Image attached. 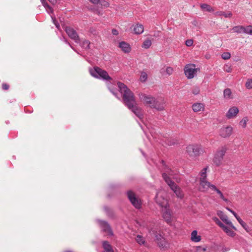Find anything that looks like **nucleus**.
Masks as SVG:
<instances>
[{
  "label": "nucleus",
  "instance_id": "1",
  "mask_svg": "<svg viewBox=\"0 0 252 252\" xmlns=\"http://www.w3.org/2000/svg\"><path fill=\"white\" fill-rule=\"evenodd\" d=\"M118 86L123 97L125 105L140 120L144 119V112L143 109L138 106L132 92L123 83H118Z\"/></svg>",
  "mask_w": 252,
  "mask_h": 252
},
{
  "label": "nucleus",
  "instance_id": "2",
  "mask_svg": "<svg viewBox=\"0 0 252 252\" xmlns=\"http://www.w3.org/2000/svg\"><path fill=\"white\" fill-rule=\"evenodd\" d=\"M162 177L171 189L176 194V196L179 198H182L184 195L182 190L180 188L171 180V178H173L178 182L180 181V179L178 178V175L175 174V172L168 167H165L162 174Z\"/></svg>",
  "mask_w": 252,
  "mask_h": 252
},
{
  "label": "nucleus",
  "instance_id": "3",
  "mask_svg": "<svg viewBox=\"0 0 252 252\" xmlns=\"http://www.w3.org/2000/svg\"><path fill=\"white\" fill-rule=\"evenodd\" d=\"M138 223L140 226L147 229L151 235H153L155 236V240L157 241L159 247L164 248L167 247L168 243L165 239L161 235L157 234V232L154 228V225L151 221L148 220H141Z\"/></svg>",
  "mask_w": 252,
  "mask_h": 252
},
{
  "label": "nucleus",
  "instance_id": "4",
  "mask_svg": "<svg viewBox=\"0 0 252 252\" xmlns=\"http://www.w3.org/2000/svg\"><path fill=\"white\" fill-rule=\"evenodd\" d=\"M163 193H159L158 196V204L161 207L162 217L164 220L168 223H171L173 220V216L171 210L169 208L168 202L166 199H163L161 201L159 197L162 196Z\"/></svg>",
  "mask_w": 252,
  "mask_h": 252
},
{
  "label": "nucleus",
  "instance_id": "5",
  "mask_svg": "<svg viewBox=\"0 0 252 252\" xmlns=\"http://www.w3.org/2000/svg\"><path fill=\"white\" fill-rule=\"evenodd\" d=\"M89 71L92 76L96 78L105 80H110L112 79L106 71L98 67L90 68Z\"/></svg>",
  "mask_w": 252,
  "mask_h": 252
},
{
  "label": "nucleus",
  "instance_id": "6",
  "mask_svg": "<svg viewBox=\"0 0 252 252\" xmlns=\"http://www.w3.org/2000/svg\"><path fill=\"white\" fill-rule=\"evenodd\" d=\"M227 150L225 146L219 147L215 152L213 159V163L217 166H220L222 163L223 157Z\"/></svg>",
  "mask_w": 252,
  "mask_h": 252
},
{
  "label": "nucleus",
  "instance_id": "7",
  "mask_svg": "<svg viewBox=\"0 0 252 252\" xmlns=\"http://www.w3.org/2000/svg\"><path fill=\"white\" fill-rule=\"evenodd\" d=\"M186 152L191 157L198 156L202 152L201 147L198 145H189L186 148Z\"/></svg>",
  "mask_w": 252,
  "mask_h": 252
},
{
  "label": "nucleus",
  "instance_id": "8",
  "mask_svg": "<svg viewBox=\"0 0 252 252\" xmlns=\"http://www.w3.org/2000/svg\"><path fill=\"white\" fill-rule=\"evenodd\" d=\"M199 69L195 67L194 64H189L185 66L184 72L188 79H192L196 75Z\"/></svg>",
  "mask_w": 252,
  "mask_h": 252
},
{
  "label": "nucleus",
  "instance_id": "9",
  "mask_svg": "<svg viewBox=\"0 0 252 252\" xmlns=\"http://www.w3.org/2000/svg\"><path fill=\"white\" fill-rule=\"evenodd\" d=\"M139 98L140 101L145 106H148L151 108L156 101V98L153 96L142 93L139 94Z\"/></svg>",
  "mask_w": 252,
  "mask_h": 252
},
{
  "label": "nucleus",
  "instance_id": "10",
  "mask_svg": "<svg viewBox=\"0 0 252 252\" xmlns=\"http://www.w3.org/2000/svg\"><path fill=\"white\" fill-rule=\"evenodd\" d=\"M233 128L230 126H223L219 130V135L222 138L229 137L232 134Z\"/></svg>",
  "mask_w": 252,
  "mask_h": 252
},
{
  "label": "nucleus",
  "instance_id": "11",
  "mask_svg": "<svg viewBox=\"0 0 252 252\" xmlns=\"http://www.w3.org/2000/svg\"><path fill=\"white\" fill-rule=\"evenodd\" d=\"M127 194V197L133 206L136 209H139L141 206V200L131 191H128Z\"/></svg>",
  "mask_w": 252,
  "mask_h": 252
},
{
  "label": "nucleus",
  "instance_id": "12",
  "mask_svg": "<svg viewBox=\"0 0 252 252\" xmlns=\"http://www.w3.org/2000/svg\"><path fill=\"white\" fill-rule=\"evenodd\" d=\"M68 36L76 43H80V38L76 31L72 28L69 27H65L63 28Z\"/></svg>",
  "mask_w": 252,
  "mask_h": 252
},
{
  "label": "nucleus",
  "instance_id": "13",
  "mask_svg": "<svg viewBox=\"0 0 252 252\" xmlns=\"http://www.w3.org/2000/svg\"><path fill=\"white\" fill-rule=\"evenodd\" d=\"M215 186L207 180H199V190L201 191H207L209 189L213 190L215 189Z\"/></svg>",
  "mask_w": 252,
  "mask_h": 252
},
{
  "label": "nucleus",
  "instance_id": "14",
  "mask_svg": "<svg viewBox=\"0 0 252 252\" xmlns=\"http://www.w3.org/2000/svg\"><path fill=\"white\" fill-rule=\"evenodd\" d=\"M239 113V109L236 106L230 107L226 112L225 117L228 120L236 118Z\"/></svg>",
  "mask_w": 252,
  "mask_h": 252
},
{
  "label": "nucleus",
  "instance_id": "15",
  "mask_svg": "<svg viewBox=\"0 0 252 252\" xmlns=\"http://www.w3.org/2000/svg\"><path fill=\"white\" fill-rule=\"evenodd\" d=\"M166 106L165 101L162 98H157L155 101L152 108H154L158 111H163L164 110Z\"/></svg>",
  "mask_w": 252,
  "mask_h": 252
},
{
  "label": "nucleus",
  "instance_id": "16",
  "mask_svg": "<svg viewBox=\"0 0 252 252\" xmlns=\"http://www.w3.org/2000/svg\"><path fill=\"white\" fill-rule=\"evenodd\" d=\"M217 215L226 224L229 225L234 229H236L235 227L233 225L232 222L228 219V217L221 211L217 212Z\"/></svg>",
  "mask_w": 252,
  "mask_h": 252
},
{
  "label": "nucleus",
  "instance_id": "17",
  "mask_svg": "<svg viewBox=\"0 0 252 252\" xmlns=\"http://www.w3.org/2000/svg\"><path fill=\"white\" fill-rule=\"evenodd\" d=\"M189 239L192 242L197 243L201 241L202 238L200 232L196 230H194L191 232Z\"/></svg>",
  "mask_w": 252,
  "mask_h": 252
},
{
  "label": "nucleus",
  "instance_id": "18",
  "mask_svg": "<svg viewBox=\"0 0 252 252\" xmlns=\"http://www.w3.org/2000/svg\"><path fill=\"white\" fill-rule=\"evenodd\" d=\"M191 108L194 113H201L204 111L205 104L202 102H195L192 104Z\"/></svg>",
  "mask_w": 252,
  "mask_h": 252
},
{
  "label": "nucleus",
  "instance_id": "19",
  "mask_svg": "<svg viewBox=\"0 0 252 252\" xmlns=\"http://www.w3.org/2000/svg\"><path fill=\"white\" fill-rule=\"evenodd\" d=\"M99 224L103 232H106L109 235H112L113 232L110 225L105 221H99Z\"/></svg>",
  "mask_w": 252,
  "mask_h": 252
},
{
  "label": "nucleus",
  "instance_id": "20",
  "mask_svg": "<svg viewBox=\"0 0 252 252\" xmlns=\"http://www.w3.org/2000/svg\"><path fill=\"white\" fill-rule=\"evenodd\" d=\"M119 46L125 53H129L131 50L129 44L124 41L121 42Z\"/></svg>",
  "mask_w": 252,
  "mask_h": 252
},
{
  "label": "nucleus",
  "instance_id": "21",
  "mask_svg": "<svg viewBox=\"0 0 252 252\" xmlns=\"http://www.w3.org/2000/svg\"><path fill=\"white\" fill-rule=\"evenodd\" d=\"M133 32L136 34H140L144 32V27L142 24H136L133 26Z\"/></svg>",
  "mask_w": 252,
  "mask_h": 252
},
{
  "label": "nucleus",
  "instance_id": "22",
  "mask_svg": "<svg viewBox=\"0 0 252 252\" xmlns=\"http://www.w3.org/2000/svg\"><path fill=\"white\" fill-rule=\"evenodd\" d=\"M222 229L228 236L230 237H234L236 234L235 232L232 229L233 228L229 225L226 226L224 225V227H223Z\"/></svg>",
  "mask_w": 252,
  "mask_h": 252
},
{
  "label": "nucleus",
  "instance_id": "23",
  "mask_svg": "<svg viewBox=\"0 0 252 252\" xmlns=\"http://www.w3.org/2000/svg\"><path fill=\"white\" fill-rule=\"evenodd\" d=\"M223 95L224 98L226 99H231L233 98L231 90L229 88L224 90Z\"/></svg>",
  "mask_w": 252,
  "mask_h": 252
},
{
  "label": "nucleus",
  "instance_id": "24",
  "mask_svg": "<svg viewBox=\"0 0 252 252\" xmlns=\"http://www.w3.org/2000/svg\"><path fill=\"white\" fill-rule=\"evenodd\" d=\"M246 30V27H244L243 26H237L234 27L232 28V30L234 32L240 33H245V30Z\"/></svg>",
  "mask_w": 252,
  "mask_h": 252
},
{
  "label": "nucleus",
  "instance_id": "25",
  "mask_svg": "<svg viewBox=\"0 0 252 252\" xmlns=\"http://www.w3.org/2000/svg\"><path fill=\"white\" fill-rule=\"evenodd\" d=\"M213 190L215 191L218 194L220 198H221L225 202L228 203L230 202L229 200L224 196V195L221 192V191L220 190H219L218 189H217V188L216 186H215V189H213Z\"/></svg>",
  "mask_w": 252,
  "mask_h": 252
},
{
  "label": "nucleus",
  "instance_id": "26",
  "mask_svg": "<svg viewBox=\"0 0 252 252\" xmlns=\"http://www.w3.org/2000/svg\"><path fill=\"white\" fill-rule=\"evenodd\" d=\"M208 166L204 167L199 173V180H206L207 177V171L208 169Z\"/></svg>",
  "mask_w": 252,
  "mask_h": 252
},
{
  "label": "nucleus",
  "instance_id": "27",
  "mask_svg": "<svg viewBox=\"0 0 252 252\" xmlns=\"http://www.w3.org/2000/svg\"><path fill=\"white\" fill-rule=\"evenodd\" d=\"M200 7L202 9V10L204 11L212 12H214L215 10L214 9L213 7H212L210 5L206 3L201 4L200 5Z\"/></svg>",
  "mask_w": 252,
  "mask_h": 252
},
{
  "label": "nucleus",
  "instance_id": "28",
  "mask_svg": "<svg viewBox=\"0 0 252 252\" xmlns=\"http://www.w3.org/2000/svg\"><path fill=\"white\" fill-rule=\"evenodd\" d=\"M238 221L241 224V225L243 227V228L248 232H249L251 231V229L249 225L244 222L240 217L237 218Z\"/></svg>",
  "mask_w": 252,
  "mask_h": 252
},
{
  "label": "nucleus",
  "instance_id": "29",
  "mask_svg": "<svg viewBox=\"0 0 252 252\" xmlns=\"http://www.w3.org/2000/svg\"><path fill=\"white\" fill-rule=\"evenodd\" d=\"M103 247L104 249V252H114L111 246L107 241L103 242Z\"/></svg>",
  "mask_w": 252,
  "mask_h": 252
},
{
  "label": "nucleus",
  "instance_id": "30",
  "mask_svg": "<svg viewBox=\"0 0 252 252\" xmlns=\"http://www.w3.org/2000/svg\"><path fill=\"white\" fill-rule=\"evenodd\" d=\"M249 119L247 116L243 117L242 120L240 121L239 125L243 128H245L247 126V123L249 121Z\"/></svg>",
  "mask_w": 252,
  "mask_h": 252
},
{
  "label": "nucleus",
  "instance_id": "31",
  "mask_svg": "<svg viewBox=\"0 0 252 252\" xmlns=\"http://www.w3.org/2000/svg\"><path fill=\"white\" fill-rule=\"evenodd\" d=\"M163 193V195H162V196L161 197H160V200L161 201H163V199H166L167 201H168V200L166 198V196H167V193L166 192V191L164 190H159V191H158V192L157 193V195L156 196V201L157 202V203H158V194L159 193Z\"/></svg>",
  "mask_w": 252,
  "mask_h": 252
},
{
  "label": "nucleus",
  "instance_id": "32",
  "mask_svg": "<svg viewBox=\"0 0 252 252\" xmlns=\"http://www.w3.org/2000/svg\"><path fill=\"white\" fill-rule=\"evenodd\" d=\"M135 240L140 245H145V240L144 237L140 235H137L136 237Z\"/></svg>",
  "mask_w": 252,
  "mask_h": 252
},
{
  "label": "nucleus",
  "instance_id": "33",
  "mask_svg": "<svg viewBox=\"0 0 252 252\" xmlns=\"http://www.w3.org/2000/svg\"><path fill=\"white\" fill-rule=\"evenodd\" d=\"M40 1L48 13H51L53 12L52 7L45 2V0H40Z\"/></svg>",
  "mask_w": 252,
  "mask_h": 252
},
{
  "label": "nucleus",
  "instance_id": "34",
  "mask_svg": "<svg viewBox=\"0 0 252 252\" xmlns=\"http://www.w3.org/2000/svg\"><path fill=\"white\" fill-rule=\"evenodd\" d=\"M152 45L151 40L147 39L144 41L142 44V47L144 49H148Z\"/></svg>",
  "mask_w": 252,
  "mask_h": 252
},
{
  "label": "nucleus",
  "instance_id": "35",
  "mask_svg": "<svg viewBox=\"0 0 252 252\" xmlns=\"http://www.w3.org/2000/svg\"><path fill=\"white\" fill-rule=\"evenodd\" d=\"M216 15H219V16H223L226 18H228V17H231L232 15V14L231 12H228V13H226L222 11H219V12H216Z\"/></svg>",
  "mask_w": 252,
  "mask_h": 252
},
{
  "label": "nucleus",
  "instance_id": "36",
  "mask_svg": "<svg viewBox=\"0 0 252 252\" xmlns=\"http://www.w3.org/2000/svg\"><path fill=\"white\" fill-rule=\"evenodd\" d=\"M91 43L89 40H84L81 42V46L86 49L90 48V45Z\"/></svg>",
  "mask_w": 252,
  "mask_h": 252
},
{
  "label": "nucleus",
  "instance_id": "37",
  "mask_svg": "<svg viewBox=\"0 0 252 252\" xmlns=\"http://www.w3.org/2000/svg\"><path fill=\"white\" fill-rule=\"evenodd\" d=\"M148 75L145 72H142L139 78V80L142 82H144L147 79Z\"/></svg>",
  "mask_w": 252,
  "mask_h": 252
},
{
  "label": "nucleus",
  "instance_id": "38",
  "mask_svg": "<svg viewBox=\"0 0 252 252\" xmlns=\"http://www.w3.org/2000/svg\"><path fill=\"white\" fill-rule=\"evenodd\" d=\"M245 86L247 89L250 90L252 89V79L249 78L247 80L245 84Z\"/></svg>",
  "mask_w": 252,
  "mask_h": 252
},
{
  "label": "nucleus",
  "instance_id": "39",
  "mask_svg": "<svg viewBox=\"0 0 252 252\" xmlns=\"http://www.w3.org/2000/svg\"><path fill=\"white\" fill-rule=\"evenodd\" d=\"M213 220L216 222V224H217L220 228H222L223 227H224V224L221 222L220 220L216 218V217H214L213 218Z\"/></svg>",
  "mask_w": 252,
  "mask_h": 252
},
{
  "label": "nucleus",
  "instance_id": "40",
  "mask_svg": "<svg viewBox=\"0 0 252 252\" xmlns=\"http://www.w3.org/2000/svg\"><path fill=\"white\" fill-rule=\"evenodd\" d=\"M98 4H100L101 6L104 7H107L109 5V3L105 0H99Z\"/></svg>",
  "mask_w": 252,
  "mask_h": 252
},
{
  "label": "nucleus",
  "instance_id": "41",
  "mask_svg": "<svg viewBox=\"0 0 252 252\" xmlns=\"http://www.w3.org/2000/svg\"><path fill=\"white\" fill-rule=\"evenodd\" d=\"M231 55L229 52H224L222 54L221 58L224 60H228L230 58Z\"/></svg>",
  "mask_w": 252,
  "mask_h": 252
},
{
  "label": "nucleus",
  "instance_id": "42",
  "mask_svg": "<svg viewBox=\"0 0 252 252\" xmlns=\"http://www.w3.org/2000/svg\"><path fill=\"white\" fill-rule=\"evenodd\" d=\"M245 33L252 35V26H248L246 27Z\"/></svg>",
  "mask_w": 252,
  "mask_h": 252
},
{
  "label": "nucleus",
  "instance_id": "43",
  "mask_svg": "<svg viewBox=\"0 0 252 252\" xmlns=\"http://www.w3.org/2000/svg\"><path fill=\"white\" fill-rule=\"evenodd\" d=\"M224 70L226 72H228V73H230V72H231L232 71V67L231 66V65H228V64H225L224 66V68H223Z\"/></svg>",
  "mask_w": 252,
  "mask_h": 252
},
{
  "label": "nucleus",
  "instance_id": "44",
  "mask_svg": "<svg viewBox=\"0 0 252 252\" xmlns=\"http://www.w3.org/2000/svg\"><path fill=\"white\" fill-rule=\"evenodd\" d=\"M196 252H209L208 251H207L206 249L205 248L203 247L202 246L196 247Z\"/></svg>",
  "mask_w": 252,
  "mask_h": 252
},
{
  "label": "nucleus",
  "instance_id": "45",
  "mask_svg": "<svg viewBox=\"0 0 252 252\" xmlns=\"http://www.w3.org/2000/svg\"><path fill=\"white\" fill-rule=\"evenodd\" d=\"M173 72V69L171 67H167L165 69V74L170 75L172 74Z\"/></svg>",
  "mask_w": 252,
  "mask_h": 252
},
{
  "label": "nucleus",
  "instance_id": "46",
  "mask_svg": "<svg viewBox=\"0 0 252 252\" xmlns=\"http://www.w3.org/2000/svg\"><path fill=\"white\" fill-rule=\"evenodd\" d=\"M192 93L194 95H197L200 93V89L198 87H194L192 89Z\"/></svg>",
  "mask_w": 252,
  "mask_h": 252
},
{
  "label": "nucleus",
  "instance_id": "47",
  "mask_svg": "<svg viewBox=\"0 0 252 252\" xmlns=\"http://www.w3.org/2000/svg\"><path fill=\"white\" fill-rule=\"evenodd\" d=\"M51 18L52 19V21H53V22L54 23V24H55V25L56 26V28L59 30L60 29V25L56 21V19L54 17H53V16H51Z\"/></svg>",
  "mask_w": 252,
  "mask_h": 252
},
{
  "label": "nucleus",
  "instance_id": "48",
  "mask_svg": "<svg viewBox=\"0 0 252 252\" xmlns=\"http://www.w3.org/2000/svg\"><path fill=\"white\" fill-rule=\"evenodd\" d=\"M226 209H227L228 211L231 212L234 216V217H235V218L237 220V218H239V217L237 215V214L234 211H233L232 210L230 209L229 208L226 207Z\"/></svg>",
  "mask_w": 252,
  "mask_h": 252
},
{
  "label": "nucleus",
  "instance_id": "49",
  "mask_svg": "<svg viewBox=\"0 0 252 252\" xmlns=\"http://www.w3.org/2000/svg\"><path fill=\"white\" fill-rule=\"evenodd\" d=\"M193 43V41L192 39H188L186 41V45L188 47H190L192 45Z\"/></svg>",
  "mask_w": 252,
  "mask_h": 252
},
{
  "label": "nucleus",
  "instance_id": "50",
  "mask_svg": "<svg viewBox=\"0 0 252 252\" xmlns=\"http://www.w3.org/2000/svg\"><path fill=\"white\" fill-rule=\"evenodd\" d=\"M2 89L4 90H8L9 88V86L6 84H3L2 85Z\"/></svg>",
  "mask_w": 252,
  "mask_h": 252
},
{
  "label": "nucleus",
  "instance_id": "51",
  "mask_svg": "<svg viewBox=\"0 0 252 252\" xmlns=\"http://www.w3.org/2000/svg\"><path fill=\"white\" fill-rule=\"evenodd\" d=\"M112 33L114 34V35H118L119 32H118V31L117 30H115V29H113L112 30Z\"/></svg>",
  "mask_w": 252,
  "mask_h": 252
},
{
  "label": "nucleus",
  "instance_id": "52",
  "mask_svg": "<svg viewBox=\"0 0 252 252\" xmlns=\"http://www.w3.org/2000/svg\"><path fill=\"white\" fill-rule=\"evenodd\" d=\"M49 1L52 4H55L57 2L58 0H49Z\"/></svg>",
  "mask_w": 252,
  "mask_h": 252
},
{
  "label": "nucleus",
  "instance_id": "53",
  "mask_svg": "<svg viewBox=\"0 0 252 252\" xmlns=\"http://www.w3.org/2000/svg\"><path fill=\"white\" fill-rule=\"evenodd\" d=\"M64 252H72L71 251H69V250H67V251H64Z\"/></svg>",
  "mask_w": 252,
  "mask_h": 252
},
{
  "label": "nucleus",
  "instance_id": "54",
  "mask_svg": "<svg viewBox=\"0 0 252 252\" xmlns=\"http://www.w3.org/2000/svg\"><path fill=\"white\" fill-rule=\"evenodd\" d=\"M111 92L112 93V94H113L115 95H116V94H115V93L113 92L111 90Z\"/></svg>",
  "mask_w": 252,
  "mask_h": 252
},
{
  "label": "nucleus",
  "instance_id": "55",
  "mask_svg": "<svg viewBox=\"0 0 252 252\" xmlns=\"http://www.w3.org/2000/svg\"><path fill=\"white\" fill-rule=\"evenodd\" d=\"M68 45H69V46H70V47H71V45H70V43H68Z\"/></svg>",
  "mask_w": 252,
  "mask_h": 252
},
{
  "label": "nucleus",
  "instance_id": "56",
  "mask_svg": "<svg viewBox=\"0 0 252 252\" xmlns=\"http://www.w3.org/2000/svg\"><path fill=\"white\" fill-rule=\"evenodd\" d=\"M68 45H69V46H70V47H71V45H70V43H68Z\"/></svg>",
  "mask_w": 252,
  "mask_h": 252
},
{
  "label": "nucleus",
  "instance_id": "57",
  "mask_svg": "<svg viewBox=\"0 0 252 252\" xmlns=\"http://www.w3.org/2000/svg\"><path fill=\"white\" fill-rule=\"evenodd\" d=\"M68 45H69V46H70V47H71V45H70V43H68Z\"/></svg>",
  "mask_w": 252,
  "mask_h": 252
},
{
  "label": "nucleus",
  "instance_id": "58",
  "mask_svg": "<svg viewBox=\"0 0 252 252\" xmlns=\"http://www.w3.org/2000/svg\"><path fill=\"white\" fill-rule=\"evenodd\" d=\"M68 45H69V46H70V47H71V45H70V43H68Z\"/></svg>",
  "mask_w": 252,
  "mask_h": 252
},
{
  "label": "nucleus",
  "instance_id": "59",
  "mask_svg": "<svg viewBox=\"0 0 252 252\" xmlns=\"http://www.w3.org/2000/svg\"><path fill=\"white\" fill-rule=\"evenodd\" d=\"M64 42H65L66 43H67V41H66L65 39H64Z\"/></svg>",
  "mask_w": 252,
  "mask_h": 252
}]
</instances>
